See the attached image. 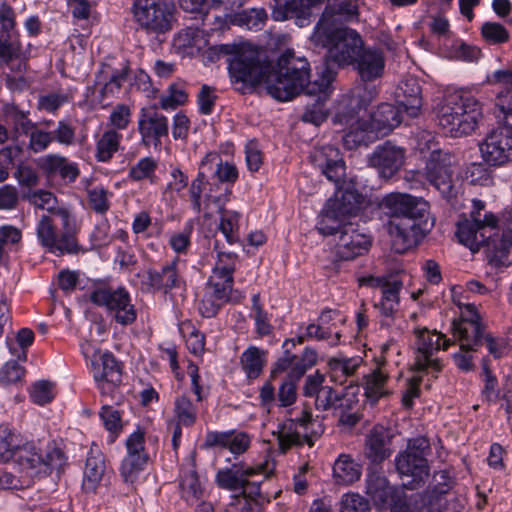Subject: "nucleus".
Returning <instances> with one entry per match:
<instances>
[{
    "label": "nucleus",
    "mask_w": 512,
    "mask_h": 512,
    "mask_svg": "<svg viewBox=\"0 0 512 512\" xmlns=\"http://www.w3.org/2000/svg\"><path fill=\"white\" fill-rule=\"evenodd\" d=\"M29 136V149L34 153H39L48 148L53 142L54 137L51 132H46L38 129L37 124L34 123V127L31 128L28 133Z\"/></svg>",
    "instance_id": "obj_58"
},
{
    "label": "nucleus",
    "mask_w": 512,
    "mask_h": 512,
    "mask_svg": "<svg viewBox=\"0 0 512 512\" xmlns=\"http://www.w3.org/2000/svg\"><path fill=\"white\" fill-rule=\"evenodd\" d=\"M388 376L382 372L380 368H376L372 373L365 376V395L377 401L382 396L386 395L387 392L384 390V385L387 381Z\"/></svg>",
    "instance_id": "obj_48"
},
{
    "label": "nucleus",
    "mask_w": 512,
    "mask_h": 512,
    "mask_svg": "<svg viewBox=\"0 0 512 512\" xmlns=\"http://www.w3.org/2000/svg\"><path fill=\"white\" fill-rule=\"evenodd\" d=\"M391 431L382 426L375 425L367 434L365 439L364 455L373 464H380L390 457L392 450Z\"/></svg>",
    "instance_id": "obj_27"
},
{
    "label": "nucleus",
    "mask_w": 512,
    "mask_h": 512,
    "mask_svg": "<svg viewBox=\"0 0 512 512\" xmlns=\"http://www.w3.org/2000/svg\"><path fill=\"white\" fill-rule=\"evenodd\" d=\"M218 160L217 153L207 154L200 163L197 177L191 182L189 187V196L192 202V208L196 213L202 210L201 197L206 182V167L211 163L210 161Z\"/></svg>",
    "instance_id": "obj_41"
},
{
    "label": "nucleus",
    "mask_w": 512,
    "mask_h": 512,
    "mask_svg": "<svg viewBox=\"0 0 512 512\" xmlns=\"http://www.w3.org/2000/svg\"><path fill=\"white\" fill-rule=\"evenodd\" d=\"M59 216L43 215L37 225L41 245L58 255L77 253L75 220L69 210L58 211Z\"/></svg>",
    "instance_id": "obj_6"
},
{
    "label": "nucleus",
    "mask_w": 512,
    "mask_h": 512,
    "mask_svg": "<svg viewBox=\"0 0 512 512\" xmlns=\"http://www.w3.org/2000/svg\"><path fill=\"white\" fill-rule=\"evenodd\" d=\"M352 64L363 82H372L382 76L385 58L380 49L365 48Z\"/></svg>",
    "instance_id": "obj_30"
},
{
    "label": "nucleus",
    "mask_w": 512,
    "mask_h": 512,
    "mask_svg": "<svg viewBox=\"0 0 512 512\" xmlns=\"http://www.w3.org/2000/svg\"><path fill=\"white\" fill-rule=\"evenodd\" d=\"M29 58L16 33L0 31V67H7L12 73L26 72Z\"/></svg>",
    "instance_id": "obj_21"
},
{
    "label": "nucleus",
    "mask_w": 512,
    "mask_h": 512,
    "mask_svg": "<svg viewBox=\"0 0 512 512\" xmlns=\"http://www.w3.org/2000/svg\"><path fill=\"white\" fill-rule=\"evenodd\" d=\"M327 90L328 89L316 91V93L312 94L316 96V99L314 103L307 104L306 110L301 117L304 122L318 126L326 120L327 113L324 108V103L327 99Z\"/></svg>",
    "instance_id": "obj_47"
},
{
    "label": "nucleus",
    "mask_w": 512,
    "mask_h": 512,
    "mask_svg": "<svg viewBox=\"0 0 512 512\" xmlns=\"http://www.w3.org/2000/svg\"><path fill=\"white\" fill-rule=\"evenodd\" d=\"M89 299L96 306L113 312L116 322L121 325L132 324L137 318L130 295L123 287L112 289L107 286H97L91 291Z\"/></svg>",
    "instance_id": "obj_12"
},
{
    "label": "nucleus",
    "mask_w": 512,
    "mask_h": 512,
    "mask_svg": "<svg viewBox=\"0 0 512 512\" xmlns=\"http://www.w3.org/2000/svg\"><path fill=\"white\" fill-rule=\"evenodd\" d=\"M53 387L54 384L50 381L42 380L36 382L30 392L32 401L39 405L51 402L54 398Z\"/></svg>",
    "instance_id": "obj_62"
},
{
    "label": "nucleus",
    "mask_w": 512,
    "mask_h": 512,
    "mask_svg": "<svg viewBox=\"0 0 512 512\" xmlns=\"http://www.w3.org/2000/svg\"><path fill=\"white\" fill-rule=\"evenodd\" d=\"M310 65L306 58L297 57L291 50L285 51L271 65L266 78L267 93L278 101H290L301 92L313 94L329 88L335 73L327 67L320 81L310 82Z\"/></svg>",
    "instance_id": "obj_1"
},
{
    "label": "nucleus",
    "mask_w": 512,
    "mask_h": 512,
    "mask_svg": "<svg viewBox=\"0 0 512 512\" xmlns=\"http://www.w3.org/2000/svg\"><path fill=\"white\" fill-rule=\"evenodd\" d=\"M366 493L377 506L390 507L396 502L397 490L380 473H370L366 480Z\"/></svg>",
    "instance_id": "obj_33"
},
{
    "label": "nucleus",
    "mask_w": 512,
    "mask_h": 512,
    "mask_svg": "<svg viewBox=\"0 0 512 512\" xmlns=\"http://www.w3.org/2000/svg\"><path fill=\"white\" fill-rule=\"evenodd\" d=\"M327 34V41L319 42L315 38V33H313L311 41L317 46L328 48L326 59L332 60L338 66L354 63L355 59L365 49L361 36L353 29L339 27L327 31Z\"/></svg>",
    "instance_id": "obj_10"
},
{
    "label": "nucleus",
    "mask_w": 512,
    "mask_h": 512,
    "mask_svg": "<svg viewBox=\"0 0 512 512\" xmlns=\"http://www.w3.org/2000/svg\"><path fill=\"white\" fill-rule=\"evenodd\" d=\"M484 161L492 166H501L512 161V130L498 127L487 134L480 144Z\"/></svg>",
    "instance_id": "obj_17"
},
{
    "label": "nucleus",
    "mask_w": 512,
    "mask_h": 512,
    "mask_svg": "<svg viewBox=\"0 0 512 512\" xmlns=\"http://www.w3.org/2000/svg\"><path fill=\"white\" fill-rule=\"evenodd\" d=\"M381 206L390 217L388 231L396 253H405L416 246L429 231L425 201L408 194L391 193L383 198Z\"/></svg>",
    "instance_id": "obj_2"
},
{
    "label": "nucleus",
    "mask_w": 512,
    "mask_h": 512,
    "mask_svg": "<svg viewBox=\"0 0 512 512\" xmlns=\"http://www.w3.org/2000/svg\"><path fill=\"white\" fill-rule=\"evenodd\" d=\"M0 461H13L29 477L42 472L44 456L34 443H21L19 437L6 428L0 430Z\"/></svg>",
    "instance_id": "obj_9"
},
{
    "label": "nucleus",
    "mask_w": 512,
    "mask_h": 512,
    "mask_svg": "<svg viewBox=\"0 0 512 512\" xmlns=\"http://www.w3.org/2000/svg\"><path fill=\"white\" fill-rule=\"evenodd\" d=\"M39 165L48 175L59 174L62 179L69 182H74L80 173L77 164L69 163L65 157L55 154L41 158Z\"/></svg>",
    "instance_id": "obj_35"
},
{
    "label": "nucleus",
    "mask_w": 512,
    "mask_h": 512,
    "mask_svg": "<svg viewBox=\"0 0 512 512\" xmlns=\"http://www.w3.org/2000/svg\"><path fill=\"white\" fill-rule=\"evenodd\" d=\"M272 18L275 21L295 19L299 27L307 26L310 22L311 11L303 0H274Z\"/></svg>",
    "instance_id": "obj_34"
},
{
    "label": "nucleus",
    "mask_w": 512,
    "mask_h": 512,
    "mask_svg": "<svg viewBox=\"0 0 512 512\" xmlns=\"http://www.w3.org/2000/svg\"><path fill=\"white\" fill-rule=\"evenodd\" d=\"M233 13L218 15L211 11L205 10L204 13L199 17L203 30L207 29L210 32H219L229 29L231 25L230 18Z\"/></svg>",
    "instance_id": "obj_52"
},
{
    "label": "nucleus",
    "mask_w": 512,
    "mask_h": 512,
    "mask_svg": "<svg viewBox=\"0 0 512 512\" xmlns=\"http://www.w3.org/2000/svg\"><path fill=\"white\" fill-rule=\"evenodd\" d=\"M105 470L106 464L104 455L99 450L91 449L84 468V489L94 491L101 482Z\"/></svg>",
    "instance_id": "obj_37"
},
{
    "label": "nucleus",
    "mask_w": 512,
    "mask_h": 512,
    "mask_svg": "<svg viewBox=\"0 0 512 512\" xmlns=\"http://www.w3.org/2000/svg\"><path fill=\"white\" fill-rule=\"evenodd\" d=\"M489 163H471L466 169V178L473 185H487L491 182Z\"/></svg>",
    "instance_id": "obj_57"
},
{
    "label": "nucleus",
    "mask_w": 512,
    "mask_h": 512,
    "mask_svg": "<svg viewBox=\"0 0 512 512\" xmlns=\"http://www.w3.org/2000/svg\"><path fill=\"white\" fill-rule=\"evenodd\" d=\"M370 245V238L359 231L357 224H346L338 237L336 254L341 260H353L368 252Z\"/></svg>",
    "instance_id": "obj_24"
},
{
    "label": "nucleus",
    "mask_w": 512,
    "mask_h": 512,
    "mask_svg": "<svg viewBox=\"0 0 512 512\" xmlns=\"http://www.w3.org/2000/svg\"><path fill=\"white\" fill-rule=\"evenodd\" d=\"M265 352L255 346L249 347L241 356L242 369L250 379L257 378L263 370Z\"/></svg>",
    "instance_id": "obj_46"
},
{
    "label": "nucleus",
    "mask_w": 512,
    "mask_h": 512,
    "mask_svg": "<svg viewBox=\"0 0 512 512\" xmlns=\"http://www.w3.org/2000/svg\"><path fill=\"white\" fill-rule=\"evenodd\" d=\"M333 476L338 484L349 485L359 480L361 467L349 455L342 454L334 463Z\"/></svg>",
    "instance_id": "obj_40"
},
{
    "label": "nucleus",
    "mask_w": 512,
    "mask_h": 512,
    "mask_svg": "<svg viewBox=\"0 0 512 512\" xmlns=\"http://www.w3.org/2000/svg\"><path fill=\"white\" fill-rule=\"evenodd\" d=\"M311 161L329 181L338 184L344 179L346 165L340 151L334 146L316 149L311 155Z\"/></svg>",
    "instance_id": "obj_25"
},
{
    "label": "nucleus",
    "mask_w": 512,
    "mask_h": 512,
    "mask_svg": "<svg viewBox=\"0 0 512 512\" xmlns=\"http://www.w3.org/2000/svg\"><path fill=\"white\" fill-rule=\"evenodd\" d=\"M138 130L143 145L157 149L161 146V138L168 135V120L154 108H143L138 121Z\"/></svg>",
    "instance_id": "obj_23"
},
{
    "label": "nucleus",
    "mask_w": 512,
    "mask_h": 512,
    "mask_svg": "<svg viewBox=\"0 0 512 512\" xmlns=\"http://www.w3.org/2000/svg\"><path fill=\"white\" fill-rule=\"evenodd\" d=\"M340 512H371L369 502L357 493L342 496Z\"/></svg>",
    "instance_id": "obj_59"
},
{
    "label": "nucleus",
    "mask_w": 512,
    "mask_h": 512,
    "mask_svg": "<svg viewBox=\"0 0 512 512\" xmlns=\"http://www.w3.org/2000/svg\"><path fill=\"white\" fill-rule=\"evenodd\" d=\"M402 108L397 104L381 103L371 114V129L380 136H386L403 120Z\"/></svg>",
    "instance_id": "obj_31"
},
{
    "label": "nucleus",
    "mask_w": 512,
    "mask_h": 512,
    "mask_svg": "<svg viewBox=\"0 0 512 512\" xmlns=\"http://www.w3.org/2000/svg\"><path fill=\"white\" fill-rule=\"evenodd\" d=\"M414 332L416 335L415 370L424 372L431 369L436 373L440 372L442 364L439 359L433 358V355L440 349L446 350L450 345V340L441 333L430 332L427 328H418Z\"/></svg>",
    "instance_id": "obj_14"
},
{
    "label": "nucleus",
    "mask_w": 512,
    "mask_h": 512,
    "mask_svg": "<svg viewBox=\"0 0 512 512\" xmlns=\"http://www.w3.org/2000/svg\"><path fill=\"white\" fill-rule=\"evenodd\" d=\"M214 49L219 54L231 55L228 59V68L235 82H241L252 89L262 83L266 86V78L271 72L272 65L266 51L250 43L238 46L225 44Z\"/></svg>",
    "instance_id": "obj_4"
},
{
    "label": "nucleus",
    "mask_w": 512,
    "mask_h": 512,
    "mask_svg": "<svg viewBox=\"0 0 512 512\" xmlns=\"http://www.w3.org/2000/svg\"><path fill=\"white\" fill-rule=\"evenodd\" d=\"M326 204L347 219V217L355 215L360 209L361 195L354 190L340 191L333 198H330Z\"/></svg>",
    "instance_id": "obj_39"
},
{
    "label": "nucleus",
    "mask_w": 512,
    "mask_h": 512,
    "mask_svg": "<svg viewBox=\"0 0 512 512\" xmlns=\"http://www.w3.org/2000/svg\"><path fill=\"white\" fill-rule=\"evenodd\" d=\"M90 207L98 214H105L109 208L108 192L103 187H94L88 190Z\"/></svg>",
    "instance_id": "obj_63"
},
{
    "label": "nucleus",
    "mask_w": 512,
    "mask_h": 512,
    "mask_svg": "<svg viewBox=\"0 0 512 512\" xmlns=\"http://www.w3.org/2000/svg\"><path fill=\"white\" fill-rule=\"evenodd\" d=\"M471 317L464 316L452 324L453 336L459 341L463 351H477L483 345L485 327L480 322V316L474 304H467Z\"/></svg>",
    "instance_id": "obj_19"
},
{
    "label": "nucleus",
    "mask_w": 512,
    "mask_h": 512,
    "mask_svg": "<svg viewBox=\"0 0 512 512\" xmlns=\"http://www.w3.org/2000/svg\"><path fill=\"white\" fill-rule=\"evenodd\" d=\"M360 284L371 287H379L382 292V298L375 307L386 318L381 321L382 326H390L393 321L394 314L398 310L400 296L399 293L403 287V283L398 279H387L384 277H363Z\"/></svg>",
    "instance_id": "obj_18"
},
{
    "label": "nucleus",
    "mask_w": 512,
    "mask_h": 512,
    "mask_svg": "<svg viewBox=\"0 0 512 512\" xmlns=\"http://www.w3.org/2000/svg\"><path fill=\"white\" fill-rule=\"evenodd\" d=\"M362 361L361 357H334L328 361V366L334 374L341 373L345 376H352Z\"/></svg>",
    "instance_id": "obj_55"
},
{
    "label": "nucleus",
    "mask_w": 512,
    "mask_h": 512,
    "mask_svg": "<svg viewBox=\"0 0 512 512\" xmlns=\"http://www.w3.org/2000/svg\"><path fill=\"white\" fill-rule=\"evenodd\" d=\"M233 283L234 279L230 269H213L212 275L208 280V292L211 293V297L224 302L229 299V294L232 293Z\"/></svg>",
    "instance_id": "obj_38"
},
{
    "label": "nucleus",
    "mask_w": 512,
    "mask_h": 512,
    "mask_svg": "<svg viewBox=\"0 0 512 512\" xmlns=\"http://www.w3.org/2000/svg\"><path fill=\"white\" fill-rule=\"evenodd\" d=\"M174 413L177 418V423L184 426H192L196 421V408L192 401L185 395L176 398Z\"/></svg>",
    "instance_id": "obj_51"
},
{
    "label": "nucleus",
    "mask_w": 512,
    "mask_h": 512,
    "mask_svg": "<svg viewBox=\"0 0 512 512\" xmlns=\"http://www.w3.org/2000/svg\"><path fill=\"white\" fill-rule=\"evenodd\" d=\"M472 205L470 218H465L457 224L456 236L459 242L475 253L482 246H490L491 242L494 243L491 235H486V229L499 228L503 231L500 248L507 250L512 245V205L504 209L500 218L493 213L482 215L485 203L481 200L474 199Z\"/></svg>",
    "instance_id": "obj_3"
},
{
    "label": "nucleus",
    "mask_w": 512,
    "mask_h": 512,
    "mask_svg": "<svg viewBox=\"0 0 512 512\" xmlns=\"http://www.w3.org/2000/svg\"><path fill=\"white\" fill-rule=\"evenodd\" d=\"M397 104L409 117L418 116L422 107V88L415 77L404 78L395 91Z\"/></svg>",
    "instance_id": "obj_28"
},
{
    "label": "nucleus",
    "mask_w": 512,
    "mask_h": 512,
    "mask_svg": "<svg viewBox=\"0 0 512 512\" xmlns=\"http://www.w3.org/2000/svg\"><path fill=\"white\" fill-rule=\"evenodd\" d=\"M105 428L113 435L112 441L122 431L120 412L112 406L104 405L100 411Z\"/></svg>",
    "instance_id": "obj_56"
},
{
    "label": "nucleus",
    "mask_w": 512,
    "mask_h": 512,
    "mask_svg": "<svg viewBox=\"0 0 512 512\" xmlns=\"http://www.w3.org/2000/svg\"><path fill=\"white\" fill-rule=\"evenodd\" d=\"M144 435L145 432L138 428L126 440L127 456L121 464V474L125 482L133 483L148 460L144 450Z\"/></svg>",
    "instance_id": "obj_22"
},
{
    "label": "nucleus",
    "mask_w": 512,
    "mask_h": 512,
    "mask_svg": "<svg viewBox=\"0 0 512 512\" xmlns=\"http://www.w3.org/2000/svg\"><path fill=\"white\" fill-rule=\"evenodd\" d=\"M2 116L5 125L12 128L14 138L20 135H28L34 123L29 119V111L19 109L14 103H7L2 108Z\"/></svg>",
    "instance_id": "obj_36"
},
{
    "label": "nucleus",
    "mask_w": 512,
    "mask_h": 512,
    "mask_svg": "<svg viewBox=\"0 0 512 512\" xmlns=\"http://www.w3.org/2000/svg\"><path fill=\"white\" fill-rule=\"evenodd\" d=\"M324 432V426L321 421L312 419L310 412L303 411L302 416L290 420L284 424L278 434L280 449L285 452L292 446H302L307 443L313 446L314 440L320 437Z\"/></svg>",
    "instance_id": "obj_13"
},
{
    "label": "nucleus",
    "mask_w": 512,
    "mask_h": 512,
    "mask_svg": "<svg viewBox=\"0 0 512 512\" xmlns=\"http://www.w3.org/2000/svg\"><path fill=\"white\" fill-rule=\"evenodd\" d=\"M211 163L208 165L210 170L215 169V175L219 179L220 182H230L233 183L238 178V170L235 165L229 162H222L220 156L218 155V160H211Z\"/></svg>",
    "instance_id": "obj_60"
},
{
    "label": "nucleus",
    "mask_w": 512,
    "mask_h": 512,
    "mask_svg": "<svg viewBox=\"0 0 512 512\" xmlns=\"http://www.w3.org/2000/svg\"><path fill=\"white\" fill-rule=\"evenodd\" d=\"M23 199L41 210H46L51 216H59L58 211L68 210L64 206H59L55 195L46 190H36L23 195Z\"/></svg>",
    "instance_id": "obj_44"
},
{
    "label": "nucleus",
    "mask_w": 512,
    "mask_h": 512,
    "mask_svg": "<svg viewBox=\"0 0 512 512\" xmlns=\"http://www.w3.org/2000/svg\"><path fill=\"white\" fill-rule=\"evenodd\" d=\"M431 453L428 439L417 437L408 441L405 451L395 458V466L403 486L409 490L422 487L429 478L427 456Z\"/></svg>",
    "instance_id": "obj_7"
},
{
    "label": "nucleus",
    "mask_w": 512,
    "mask_h": 512,
    "mask_svg": "<svg viewBox=\"0 0 512 512\" xmlns=\"http://www.w3.org/2000/svg\"><path fill=\"white\" fill-rule=\"evenodd\" d=\"M261 473H264V465L252 467L239 462L234 463L231 468L219 470L216 474V482L221 488L239 491L244 487L246 477H253Z\"/></svg>",
    "instance_id": "obj_29"
},
{
    "label": "nucleus",
    "mask_w": 512,
    "mask_h": 512,
    "mask_svg": "<svg viewBox=\"0 0 512 512\" xmlns=\"http://www.w3.org/2000/svg\"><path fill=\"white\" fill-rule=\"evenodd\" d=\"M364 123L356 127H351L343 136V145L348 150L356 149L359 146H367L370 142L374 141L372 135L373 130L368 131L364 127Z\"/></svg>",
    "instance_id": "obj_50"
},
{
    "label": "nucleus",
    "mask_w": 512,
    "mask_h": 512,
    "mask_svg": "<svg viewBox=\"0 0 512 512\" xmlns=\"http://www.w3.org/2000/svg\"><path fill=\"white\" fill-rule=\"evenodd\" d=\"M378 89L373 84H359L349 94L343 95L336 105L334 119L336 122L348 124L357 120L358 114L366 110L377 98Z\"/></svg>",
    "instance_id": "obj_16"
},
{
    "label": "nucleus",
    "mask_w": 512,
    "mask_h": 512,
    "mask_svg": "<svg viewBox=\"0 0 512 512\" xmlns=\"http://www.w3.org/2000/svg\"><path fill=\"white\" fill-rule=\"evenodd\" d=\"M174 0H134L132 12L138 25L161 40L175 23Z\"/></svg>",
    "instance_id": "obj_8"
},
{
    "label": "nucleus",
    "mask_w": 512,
    "mask_h": 512,
    "mask_svg": "<svg viewBox=\"0 0 512 512\" xmlns=\"http://www.w3.org/2000/svg\"><path fill=\"white\" fill-rule=\"evenodd\" d=\"M157 162L152 157H145L140 159L136 165L132 166L129 170V177L134 181H141L149 179L154 182V173L157 169Z\"/></svg>",
    "instance_id": "obj_53"
},
{
    "label": "nucleus",
    "mask_w": 512,
    "mask_h": 512,
    "mask_svg": "<svg viewBox=\"0 0 512 512\" xmlns=\"http://www.w3.org/2000/svg\"><path fill=\"white\" fill-rule=\"evenodd\" d=\"M404 160L405 149L386 141L369 156V165L377 169L380 177L390 179L400 170Z\"/></svg>",
    "instance_id": "obj_20"
},
{
    "label": "nucleus",
    "mask_w": 512,
    "mask_h": 512,
    "mask_svg": "<svg viewBox=\"0 0 512 512\" xmlns=\"http://www.w3.org/2000/svg\"><path fill=\"white\" fill-rule=\"evenodd\" d=\"M351 223L352 222L347 221L345 217L339 215L326 204L325 208L319 215L316 228L319 233L324 236L340 235L344 226Z\"/></svg>",
    "instance_id": "obj_42"
},
{
    "label": "nucleus",
    "mask_w": 512,
    "mask_h": 512,
    "mask_svg": "<svg viewBox=\"0 0 512 512\" xmlns=\"http://www.w3.org/2000/svg\"><path fill=\"white\" fill-rule=\"evenodd\" d=\"M453 156L441 149H435L425 163V177L448 202L459 193L458 178L454 177Z\"/></svg>",
    "instance_id": "obj_11"
},
{
    "label": "nucleus",
    "mask_w": 512,
    "mask_h": 512,
    "mask_svg": "<svg viewBox=\"0 0 512 512\" xmlns=\"http://www.w3.org/2000/svg\"><path fill=\"white\" fill-rule=\"evenodd\" d=\"M238 217L239 215L237 213H233L228 216H222L220 219L218 229L229 244H234L239 241Z\"/></svg>",
    "instance_id": "obj_61"
},
{
    "label": "nucleus",
    "mask_w": 512,
    "mask_h": 512,
    "mask_svg": "<svg viewBox=\"0 0 512 512\" xmlns=\"http://www.w3.org/2000/svg\"><path fill=\"white\" fill-rule=\"evenodd\" d=\"M268 19L264 8H252L242 12L233 13L230 22L233 25L246 27L249 30H260Z\"/></svg>",
    "instance_id": "obj_43"
},
{
    "label": "nucleus",
    "mask_w": 512,
    "mask_h": 512,
    "mask_svg": "<svg viewBox=\"0 0 512 512\" xmlns=\"http://www.w3.org/2000/svg\"><path fill=\"white\" fill-rule=\"evenodd\" d=\"M180 488L182 490L183 497L186 500L198 499L202 493V487L197 475V472L193 467L182 470L180 476Z\"/></svg>",
    "instance_id": "obj_49"
},
{
    "label": "nucleus",
    "mask_w": 512,
    "mask_h": 512,
    "mask_svg": "<svg viewBox=\"0 0 512 512\" xmlns=\"http://www.w3.org/2000/svg\"><path fill=\"white\" fill-rule=\"evenodd\" d=\"M358 17V6L353 0H327L325 9L315 26V38L319 42L327 41V31L342 27Z\"/></svg>",
    "instance_id": "obj_15"
},
{
    "label": "nucleus",
    "mask_w": 512,
    "mask_h": 512,
    "mask_svg": "<svg viewBox=\"0 0 512 512\" xmlns=\"http://www.w3.org/2000/svg\"><path fill=\"white\" fill-rule=\"evenodd\" d=\"M122 136L116 130L105 131L96 143V159L99 162L109 161L120 146Z\"/></svg>",
    "instance_id": "obj_45"
},
{
    "label": "nucleus",
    "mask_w": 512,
    "mask_h": 512,
    "mask_svg": "<svg viewBox=\"0 0 512 512\" xmlns=\"http://www.w3.org/2000/svg\"><path fill=\"white\" fill-rule=\"evenodd\" d=\"M93 376L97 382H103L116 386L121 382V368L114 357L109 352H98L92 359Z\"/></svg>",
    "instance_id": "obj_32"
},
{
    "label": "nucleus",
    "mask_w": 512,
    "mask_h": 512,
    "mask_svg": "<svg viewBox=\"0 0 512 512\" xmlns=\"http://www.w3.org/2000/svg\"><path fill=\"white\" fill-rule=\"evenodd\" d=\"M481 35L489 44H502L509 40V32L500 23L485 22L481 27Z\"/></svg>",
    "instance_id": "obj_54"
},
{
    "label": "nucleus",
    "mask_w": 512,
    "mask_h": 512,
    "mask_svg": "<svg viewBox=\"0 0 512 512\" xmlns=\"http://www.w3.org/2000/svg\"><path fill=\"white\" fill-rule=\"evenodd\" d=\"M184 283L177 271V262L164 265L161 270L148 269L141 281L142 289L146 292L162 291L169 293L174 288H180Z\"/></svg>",
    "instance_id": "obj_26"
},
{
    "label": "nucleus",
    "mask_w": 512,
    "mask_h": 512,
    "mask_svg": "<svg viewBox=\"0 0 512 512\" xmlns=\"http://www.w3.org/2000/svg\"><path fill=\"white\" fill-rule=\"evenodd\" d=\"M221 512H263V507L259 502L235 495Z\"/></svg>",
    "instance_id": "obj_64"
},
{
    "label": "nucleus",
    "mask_w": 512,
    "mask_h": 512,
    "mask_svg": "<svg viewBox=\"0 0 512 512\" xmlns=\"http://www.w3.org/2000/svg\"><path fill=\"white\" fill-rule=\"evenodd\" d=\"M482 117L480 102L467 93H451L438 106L437 118L444 133L460 137L473 132Z\"/></svg>",
    "instance_id": "obj_5"
}]
</instances>
